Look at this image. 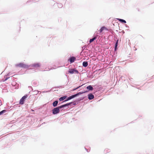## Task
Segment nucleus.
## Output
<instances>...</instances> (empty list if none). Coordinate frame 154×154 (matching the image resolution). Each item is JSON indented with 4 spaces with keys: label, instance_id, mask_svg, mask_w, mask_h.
Masks as SVG:
<instances>
[{
    "label": "nucleus",
    "instance_id": "obj_1",
    "mask_svg": "<svg viewBox=\"0 0 154 154\" xmlns=\"http://www.w3.org/2000/svg\"><path fill=\"white\" fill-rule=\"evenodd\" d=\"M70 104V103H67L66 104L63 105L58 107L54 108L52 110V113L54 114H57L60 112L59 109L63 107H65L66 106H68Z\"/></svg>",
    "mask_w": 154,
    "mask_h": 154
},
{
    "label": "nucleus",
    "instance_id": "obj_2",
    "mask_svg": "<svg viewBox=\"0 0 154 154\" xmlns=\"http://www.w3.org/2000/svg\"><path fill=\"white\" fill-rule=\"evenodd\" d=\"M16 67L22 68H27L28 67V66L22 63L17 64L15 65Z\"/></svg>",
    "mask_w": 154,
    "mask_h": 154
},
{
    "label": "nucleus",
    "instance_id": "obj_3",
    "mask_svg": "<svg viewBox=\"0 0 154 154\" xmlns=\"http://www.w3.org/2000/svg\"><path fill=\"white\" fill-rule=\"evenodd\" d=\"M85 92H84V93H85ZM83 93H84V92H80L75 95H72L71 96H70L66 100H65V101H68V100H69L77 96H78V95H79V94H83Z\"/></svg>",
    "mask_w": 154,
    "mask_h": 154
},
{
    "label": "nucleus",
    "instance_id": "obj_4",
    "mask_svg": "<svg viewBox=\"0 0 154 154\" xmlns=\"http://www.w3.org/2000/svg\"><path fill=\"white\" fill-rule=\"evenodd\" d=\"M27 95H25L23 96L20 100L19 102L20 104L23 105L24 103V102L25 101V99L27 97Z\"/></svg>",
    "mask_w": 154,
    "mask_h": 154
},
{
    "label": "nucleus",
    "instance_id": "obj_5",
    "mask_svg": "<svg viewBox=\"0 0 154 154\" xmlns=\"http://www.w3.org/2000/svg\"><path fill=\"white\" fill-rule=\"evenodd\" d=\"M69 72L71 74H73L75 73H78V72L77 70L74 69H71L69 70Z\"/></svg>",
    "mask_w": 154,
    "mask_h": 154
},
{
    "label": "nucleus",
    "instance_id": "obj_6",
    "mask_svg": "<svg viewBox=\"0 0 154 154\" xmlns=\"http://www.w3.org/2000/svg\"><path fill=\"white\" fill-rule=\"evenodd\" d=\"M75 60L76 58L75 57H72L69 59V60L70 62V63H71L73 62Z\"/></svg>",
    "mask_w": 154,
    "mask_h": 154
},
{
    "label": "nucleus",
    "instance_id": "obj_7",
    "mask_svg": "<svg viewBox=\"0 0 154 154\" xmlns=\"http://www.w3.org/2000/svg\"><path fill=\"white\" fill-rule=\"evenodd\" d=\"M88 96V99L90 100H92L94 98V95L91 94H89Z\"/></svg>",
    "mask_w": 154,
    "mask_h": 154
},
{
    "label": "nucleus",
    "instance_id": "obj_8",
    "mask_svg": "<svg viewBox=\"0 0 154 154\" xmlns=\"http://www.w3.org/2000/svg\"><path fill=\"white\" fill-rule=\"evenodd\" d=\"M108 30V29L105 26H103L100 30V32L101 33L102 32L103 30Z\"/></svg>",
    "mask_w": 154,
    "mask_h": 154
},
{
    "label": "nucleus",
    "instance_id": "obj_9",
    "mask_svg": "<svg viewBox=\"0 0 154 154\" xmlns=\"http://www.w3.org/2000/svg\"><path fill=\"white\" fill-rule=\"evenodd\" d=\"M33 66L35 67H38L40 66V65L39 63H35L32 65Z\"/></svg>",
    "mask_w": 154,
    "mask_h": 154
},
{
    "label": "nucleus",
    "instance_id": "obj_10",
    "mask_svg": "<svg viewBox=\"0 0 154 154\" xmlns=\"http://www.w3.org/2000/svg\"><path fill=\"white\" fill-rule=\"evenodd\" d=\"M82 65L83 66H84L85 67H86L88 65V63L87 61H84L83 62Z\"/></svg>",
    "mask_w": 154,
    "mask_h": 154
},
{
    "label": "nucleus",
    "instance_id": "obj_11",
    "mask_svg": "<svg viewBox=\"0 0 154 154\" xmlns=\"http://www.w3.org/2000/svg\"><path fill=\"white\" fill-rule=\"evenodd\" d=\"M58 103V101L57 100L54 101L53 103V105L54 107L57 106Z\"/></svg>",
    "mask_w": 154,
    "mask_h": 154
},
{
    "label": "nucleus",
    "instance_id": "obj_12",
    "mask_svg": "<svg viewBox=\"0 0 154 154\" xmlns=\"http://www.w3.org/2000/svg\"><path fill=\"white\" fill-rule=\"evenodd\" d=\"M87 89L90 90H92L93 89V88L91 85H89L87 87Z\"/></svg>",
    "mask_w": 154,
    "mask_h": 154
},
{
    "label": "nucleus",
    "instance_id": "obj_13",
    "mask_svg": "<svg viewBox=\"0 0 154 154\" xmlns=\"http://www.w3.org/2000/svg\"><path fill=\"white\" fill-rule=\"evenodd\" d=\"M66 96H64L60 97L59 98V100L61 101L64 100L66 98Z\"/></svg>",
    "mask_w": 154,
    "mask_h": 154
},
{
    "label": "nucleus",
    "instance_id": "obj_14",
    "mask_svg": "<svg viewBox=\"0 0 154 154\" xmlns=\"http://www.w3.org/2000/svg\"><path fill=\"white\" fill-rule=\"evenodd\" d=\"M97 38L96 37H94L93 38L90 39V41H89L90 43H91V42H93L94 41V40L96 39Z\"/></svg>",
    "mask_w": 154,
    "mask_h": 154
},
{
    "label": "nucleus",
    "instance_id": "obj_15",
    "mask_svg": "<svg viewBox=\"0 0 154 154\" xmlns=\"http://www.w3.org/2000/svg\"><path fill=\"white\" fill-rule=\"evenodd\" d=\"M7 111L6 110L4 109L0 112V115H2V114L5 113Z\"/></svg>",
    "mask_w": 154,
    "mask_h": 154
},
{
    "label": "nucleus",
    "instance_id": "obj_16",
    "mask_svg": "<svg viewBox=\"0 0 154 154\" xmlns=\"http://www.w3.org/2000/svg\"><path fill=\"white\" fill-rule=\"evenodd\" d=\"M118 20H119V21L120 22H123V23H126V21L123 20V19H118Z\"/></svg>",
    "mask_w": 154,
    "mask_h": 154
},
{
    "label": "nucleus",
    "instance_id": "obj_17",
    "mask_svg": "<svg viewBox=\"0 0 154 154\" xmlns=\"http://www.w3.org/2000/svg\"><path fill=\"white\" fill-rule=\"evenodd\" d=\"M118 40H117V42L115 44V51L116 49L117 46L118 45Z\"/></svg>",
    "mask_w": 154,
    "mask_h": 154
},
{
    "label": "nucleus",
    "instance_id": "obj_18",
    "mask_svg": "<svg viewBox=\"0 0 154 154\" xmlns=\"http://www.w3.org/2000/svg\"><path fill=\"white\" fill-rule=\"evenodd\" d=\"M109 150V149H106L105 150V151L106 152V153L107 152H108V151Z\"/></svg>",
    "mask_w": 154,
    "mask_h": 154
},
{
    "label": "nucleus",
    "instance_id": "obj_19",
    "mask_svg": "<svg viewBox=\"0 0 154 154\" xmlns=\"http://www.w3.org/2000/svg\"><path fill=\"white\" fill-rule=\"evenodd\" d=\"M78 88H79V87H78V88H76V89H73V90H75L76 89H77Z\"/></svg>",
    "mask_w": 154,
    "mask_h": 154
}]
</instances>
